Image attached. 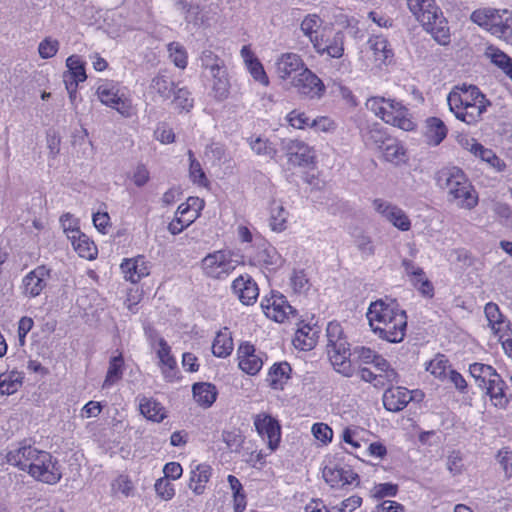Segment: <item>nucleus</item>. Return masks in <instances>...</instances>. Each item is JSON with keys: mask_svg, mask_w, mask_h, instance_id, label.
<instances>
[{"mask_svg": "<svg viewBox=\"0 0 512 512\" xmlns=\"http://www.w3.org/2000/svg\"><path fill=\"white\" fill-rule=\"evenodd\" d=\"M120 267L125 279L132 283H137L149 275V268L143 256L125 259Z\"/></svg>", "mask_w": 512, "mask_h": 512, "instance_id": "412c9836", "label": "nucleus"}, {"mask_svg": "<svg viewBox=\"0 0 512 512\" xmlns=\"http://www.w3.org/2000/svg\"><path fill=\"white\" fill-rule=\"evenodd\" d=\"M65 232L80 257L85 259H93L95 257L97 252L96 246L79 229H67L65 227Z\"/></svg>", "mask_w": 512, "mask_h": 512, "instance_id": "aec40b11", "label": "nucleus"}, {"mask_svg": "<svg viewBox=\"0 0 512 512\" xmlns=\"http://www.w3.org/2000/svg\"><path fill=\"white\" fill-rule=\"evenodd\" d=\"M97 95L100 101L120 113L123 117L129 118L134 114V108L129 98L119 94V90L112 83H103L97 88Z\"/></svg>", "mask_w": 512, "mask_h": 512, "instance_id": "9d476101", "label": "nucleus"}, {"mask_svg": "<svg viewBox=\"0 0 512 512\" xmlns=\"http://www.w3.org/2000/svg\"><path fill=\"white\" fill-rule=\"evenodd\" d=\"M493 13L494 8H480L475 10L470 18L474 23L489 31L490 19Z\"/></svg>", "mask_w": 512, "mask_h": 512, "instance_id": "5fc2aeb1", "label": "nucleus"}, {"mask_svg": "<svg viewBox=\"0 0 512 512\" xmlns=\"http://www.w3.org/2000/svg\"><path fill=\"white\" fill-rule=\"evenodd\" d=\"M66 66L68 71L63 76H67V79L79 82H84L87 78L85 72L84 62L78 55H71L66 60Z\"/></svg>", "mask_w": 512, "mask_h": 512, "instance_id": "c9c22d12", "label": "nucleus"}, {"mask_svg": "<svg viewBox=\"0 0 512 512\" xmlns=\"http://www.w3.org/2000/svg\"><path fill=\"white\" fill-rule=\"evenodd\" d=\"M157 354L163 367L169 369L170 371L175 368L176 361L170 353V346L163 338L159 340V350Z\"/></svg>", "mask_w": 512, "mask_h": 512, "instance_id": "864d4df0", "label": "nucleus"}, {"mask_svg": "<svg viewBox=\"0 0 512 512\" xmlns=\"http://www.w3.org/2000/svg\"><path fill=\"white\" fill-rule=\"evenodd\" d=\"M437 185L448 194V200L457 206L472 209L478 203V196L465 173L458 167H445L436 174Z\"/></svg>", "mask_w": 512, "mask_h": 512, "instance_id": "7ed1b4c3", "label": "nucleus"}, {"mask_svg": "<svg viewBox=\"0 0 512 512\" xmlns=\"http://www.w3.org/2000/svg\"><path fill=\"white\" fill-rule=\"evenodd\" d=\"M171 99L175 108L179 111L189 112L194 106V99L191 97V93L187 87L184 86H178Z\"/></svg>", "mask_w": 512, "mask_h": 512, "instance_id": "ea45409f", "label": "nucleus"}, {"mask_svg": "<svg viewBox=\"0 0 512 512\" xmlns=\"http://www.w3.org/2000/svg\"><path fill=\"white\" fill-rule=\"evenodd\" d=\"M370 49L373 51L376 60L386 62L393 57L392 50L386 38L382 36H373L368 41Z\"/></svg>", "mask_w": 512, "mask_h": 512, "instance_id": "e433bc0d", "label": "nucleus"}, {"mask_svg": "<svg viewBox=\"0 0 512 512\" xmlns=\"http://www.w3.org/2000/svg\"><path fill=\"white\" fill-rule=\"evenodd\" d=\"M123 363L124 361L122 355L114 356L111 358L109 362L108 371L102 386L103 388H107L121 379L123 373Z\"/></svg>", "mask_w": 512, "mask_h": 512, "instance_id": "a19ab883", "label": "nucleus"}, {"mask_svg": "<svg viewBox=\"0 0 512 512\" xmlns=\"http://www.w3.org/2000/svg\"><path fill=\"white\" fill-rule=\"evenodd\" d=\"M59 50V41L46 37L38 46V52L42 59H49L56 55Z\"/></svg>", "mask_w": 512, "mask_h": 512, "instance_id": "603ef678", "label": "nucleus"}, {"mask_svg": "<svg viewBox=\"0 0 512 512\" xmlns=\"http://www.w3.org/2000/svg\"><path fill=\"white\" fill-rule=\"evenodd\" d=\"M469 371L471 376L478 383V386L481 388H484L489 383V380L497 374L496 370L492 366L483 363L471 364Z\"/></svg>", "mask_w": 512, "mask_h": 512, "instance_id": "72a5a7b5", "label": "nucleus"}, {"mask_svg": "<svg viewBox=\"0 0 512 512\" xmlns=\"http://www.w3.org/2000/svg\"><path fill=\"white\" fill-rule=\"evenodd\" d=\"M287 218L288 212L285 210V208L281 204L273 202L270 212L271 229L276 232L284 231L286 229Z\"/></svg>", "mask_w": 512, "mask_h": 512, "instance_id": "4c0bfd02", "label": "nucleus"}, {"mask_svg": "<svg viewBox=\"0 0 512 512\" xmlns=\"http://www.w3.org/2000/svg\"><path fill=\"white\" fill-rule=\"evenodd\" d=\"M390 138L383 130L372 127L364 136L365 144L370 148L380 150L385 142Z\"/></svg>", "mask_w": 512, "mask_h": 512, "instance_id": "37998d69", "label": "nucleus"}, {"mask_svg": "<svg viewBox=\"0 0 512 512\" xmlns=\"http://www.w3.org/2000/svg\"><path fill=\"white\" fill-rule=\"evenodd\" d=\"M255 347L250 343H243L239 346L237 354L239 368L249 374H257L263 366L262 358L255 354Z\"/></svg>", "mask_w": 512, "mask_h": 512, "instance_id": "dca6fc26", "label": "nucleus"}, {"mask_svg": "<svg viewBox=\"0 0 512 512\" xmlns=\"http://www.w3.org/2000/svg\"><path fill=\"white\" fill-rule=\"evenodd\" d=\"M312 433L314 437L322 442H327L332 439V429L324 423H316L312 426Z\"/></svg>", "mask_w": 512, "mask_h": 512, "instance_id": "774afa93", "label": "nucleus"}, {"mask_svg": "<svg viewBox=\"0 0 512 512\" xmlns=\"http://www.w3.org/2000/svg\"><path fill=\"white\" fill-rule=\"evenodd\" d=\"M247 65L251 75L256 81L262 83L263 85L269 84L268 76L258 59H251Z\"/></svg>", "mask_w": 512, "mask_h": 512, "instance_id": "052dcab7", "label": "nucleus"}, {"mask_svg": "<svg viewBox=\"0 0 512 512\" xmlns=\"http://www.w3.org/2000/svg\"><path fill=\"white\" fill-rule=\"evenodd\" d=\"M38 449L31 446H23L18 449L9 451L6 458L7 462L20 470L28 471L30 462L34 459Z\"/></svg>", "mask_w": 512, "mask_h": 512, "instance_id": "4be33fe9", "label": "nucleus"}, {"mask_svg": "<svg viewBox=\"0 0 512 512\" xmlns=\"http://www.w3.org/2000/svg\"><path fill=\"white\" fill-rule=\"evenodd\" d=\"M367 318L374 333L380 338L391 342H401L406 334L407 316L394 301L383 300L372 302L368 308Z\"/></svg>", "mask_w": 512, "mask_h": 512, "instance_id": "f257e3e1", "label": "nucleus"}, {"mask_svg": "<svg viewBox=\"0 0 512 512\" xmlns=\"http://www.w3.org/2000/svg\"><path fill=\"white\" fill-rule=\"evenodd\" d=\"M195 401L204 407H210L216 400V387L210 383H195L193 385Z\"/></svg>", "mask_w": 512, "mask_h": 512, "instance_id": "bb28decb", "label": "nucleus"}, {"mask_svg": "<svg viewBox=\"0 0 512 512\" xmlns=\"http://www.w3.org/2000/svg\"><path fill=\"white\" fill-rule=\"evenodd\" d=\"M447 102L455 117L468 125L479 122L487 107L491 105L486 96L474 85L456 87L449 93Z\"/></svg>", "mask_w": 512, "mask_h": 512, "instance_id": "f03ea898", "label": "nucleus"}, {"mask_svg": "<svg viewBox=\"0 0 512 512\" xmlns=\"http://www.w3.org/2000/svg\"><path fill=\"white\" fill-rule=\"evenodd\" d=\"M22 382V375L18 371L0 375V394L10 395L15 393Z\"/></svg>", "mask_w": 512, "mask_h": 512, "instance_id": "58836bf2", "label": "nucleus"}, {"mask_svg": "<svg viewBox=\"0 0 512 512\" xmlns=\"http://www.w3.org/2000/svg\"><path fill=\"white\" fill-rule=\"evenodd\" d=\"M470 151L481 158V160L490 164L497 171H502L505 168V163L491 150L482 146L480 143H473Z\"/></svg>", "mask_w": 512, "mask_h": 512, "instance_id": "473e14b6", "label": "nucleus"}, {"mask_svg": "<svg viewBox=\"0 0 512 512\" xmlns=\"http://www.w3.org/2000/svg\"><path fill=\"white\" fill-rule=\"evenodd\" d=\"M290 86L296 89L301 97L308 99H320L326 92L322 80L307 67L292 77Z\"/></svg>", "mask_w": 512, "mask_h": 512, "instance_id": "1a4fd4ad", "label": "nucleus"}, {"mask_svg": "<svg viewBox=\"0 0 512 512\" xmlns=\"http://www.w3.org/2000/svg\"><path fill=\"white\" fill-rule=\"evenodd\" d=\"M487 55L495 65L501 68L509 77L511 76L509 71L512 70V59L507 54L499 49L489 48Z\"/></svg>", "mask_w": 512, "mask_h": 512, "instance_id": "c03bdc74", "label": "nucleus"}, {"mask_svg": "<svg viewBox=\"0 0 512 512\" xmlns=\"http://www.w3.org/2000/svg\"><path fill=\"white\" fill-rule=\"evenodd\" d=\"M211 467L206 464H199L191 471L189 488L196 494L201 495L205 485L211 477Z\"/></svg>", "mask_w": 512, "mask_h": 512, "instance_id": "b1692460", "label": "nucleus"}, {"mask_svg": "<svg viewBox=\"0 0 512 512\" xmlns=\"http://www.w3.org/2000/svg\"><path fill=\"white\" fill-rule=\"evenodd\" d=\"M510 18H512V12L506 9H494V13L490 19L489 32L502 39L504 30H506V24H509Z\"/></svg>", "mask_w": 512, "mask_h": 512, "instance_id": "2f4dec72", "label": "nucleus"}, {"mask_svg": "<svg viewBox=\"0 0 512 512\" xmlns=\"http://www.w3.org/2000/svg\"><path fill=\"white\" fill-rule=\"evenodd\" d=\"M344 468L338 466H325L323 478L331 487H343Z\"/></svg>", "mask_w": 512, "mask_h": 512, "instance_id": "09e8293b", "label": "nucleus"}, {"mask_svg": "<svg viewBox=\"0 0 512 512\" xmlns=\"http://www.w3.org/2000/svg\"><path fill=\"white\" fill-rule=\"evenodd\" d=\"M327 354L334 368L346 377L353 375L350 348L339 323L330 322L326 329Z\"/></svg>", "mask_w": 512, "mask_h": 512, "instance_id": "39448f33", "label": "nucleus"}, {"mask_svg": "<svg viewBox=\"0 0 512 512\" xmlns=\"http://www.w3.org/2000/svg\"><path fill=\"white\" fill-rule=\"evenodd\" d=\"M248 144L250 149L260 157H266L269 159H274L277 154V149L273 146V144L266 138L251 137L248 139Z\"/></svg>", "mask_w": 512, "mask_h": 512, "instance_id": "7c9ffc66", "label": "nucleus"}, {"mask_svg": "<svg viewBox=\"0 0 512 512\" xmlns=\"http://www.w3.org/2000/svg\"><path fill=\"white\" fill-rule=\"evenodd\" d=\"M398 486L392 483H381L376 485L373 488V496L377 499H382L384 497L390 496L393 497L397 494Z\"/></svg>", "mask_w": 512, "mask_h": 512, "instance_id": "338daca9", "label": "nucleus"}, {"mask_svg": "<svg viewBox=\"0 0 512 512\" xmlns=\"http://www.w3.org/2000/svg\"><path fill=\"white\" fill-rule=\"evenodd\" d=\"M344 52V34L338 31L331 41L328 40L324 48V54L332 58H340Z\"/></svg>", "mask_w": 512, "mask_h": 512, "instance_id": "a18cd8bd", "label": "nucleus"}, {"mask_svg": "<svg viewBox=\"0 0 512 512\" xmlns=\"http://www.w3.org/2000/svg\"><path fill=\"white\" fill-rule=\"evenodd\" d=\"M139 408L141 414L148 420L161 422L166 417L164 407L153 399L143 398Z\"/></svg>", "mask_w": 512, "mask_h": 512, "instance_id": "c756f323", "label": "nucleus"}, {"mask_svg": "<svg viewBox=\"0 0 512 512\" xmlns=\"http://www.w3.org/2000/svg\"><path fill=\"white\" fill-rule=\"evenodd\" d=\"M254 426L262 438H266L268 447L274 451L280 442L281 428L278 421L267 413H260L254 417Z\"/></svg>", "mask_w": 512, "mask_h": 512, "instance_id": "ddd939ff", "label": "nucleus"}, {"mask_svg": "<svg viewBox=\"0 0 512 512\" xmlns=\"http://www.w3.org/2000/svg\"><path fill=\"white\" fill-rule=\"evenodd\" d=\"M190 160V177L194 182L203 184L207 179L200 163L194 158L191 150L188 152Z\"/></svg>", "mask_w": 512, "mask_h": 512, "instance_id": "e2e57ef3", "label": "nucleus"}, {"mask_svg": "<svg viewBox=\"0 0 512 512\" xmlns=\"http://www.w3.org/2000/svg\"><path fill=\"white\" fill-rule=\"evenodd\" d=\"M201 66L206 70L215 69L222 64L224 61L211 50H204L200 56Z\"/></svg>", "mask_w": 512, "mask_h": 512, "instance_id": "680f3d73", "label": "nucleus"}, {"mask_svg": "<svg viewBox=\"0 0 512 512\" xmlns=\"http://www.w3.org/2000/svg\"><path fill=\"white\" fill-rule=\"evenodd\" d=\"M484 389L496 407L504 408L507 405L509 400L505 393V382L498 373L489 380Z\"/></svg>", "mask_w": 512, "mask_h": 512, "instance_id": "5701e85b", "label": "nucleus"}, {"mask_svg": "<svg viewBox=\"0 0 512 512\" xmlns=\"http://www.w3.org/2000/svg\"><path fill=\"white\" fill-rule=\"evenodd\" d=\"M366 108L386 123L404 131H411L415 127L408 109L396 100L371 97L366 101Z\"/></svg>", "mask_w": 512, "mask_h": 512, "instance_id": "423d86ee", "label": "nucleus"}, {"mask_svg": "<svg viewBox=\"0 0 512 512\" xmlns=\"http://www.w3.org/2000/svg\"><path fill=\"white\" fill-rule=\"evenodd\" d=\"M170 59L178 68L184 69L187 66V54L183 46L179 43L172 42L168 45Z\"/></svg>", "mask_w": 512, "mask_h": 512, "instance_id": "8fccbe9b", "label": "nucleus"}, {"mask_svg": "<svg viewBox=\"0 0 512 512\" xmlns=\"http://www.w3.org/2000/svg\"><path fill=\"white\" fill-rule=\"evenodd\" d=\"M238 266L230 252L219 250L205 256L201 261L203 273L210 278L223 279L230 275Z\"/></svg>", "mask_w": 512, "mask_h": 512, "instance_id": "6e6552de", "label": "nucleus"}, {"mask_svg": "<svg viewBox=\"0 0 512 512\" xmlns=\"http://www.w3.org/2000/svg\"><path fill=\"white\" fill-rule=\"evenodd\" d=\"M233 293L244 305H252L259 296L257 283L248 274L240 275L232 282Z\"/></svg>", "mask_w": 512, "mask_h": 512, "instance_id": "4468645a", "label": "nucleus"}, {"mask_svg": "<svg viewBox=\"0 0 512 512\" xmlns=\"http://www.w3.org/2000/svg\"><path fill=\"white\" fill-rule=\"evenodd\" d=\"M484 311L489 325L495 333H500L509 327V323L503 319L497 304L492 302L487 303Z\"/></svg>", "mask_w": 512, "mask_h": 512, "instance_id": "f704fd0d", "label": "nucleus"}, {"mask_svg": "<svg viewBox=\"0 0 512 512\" xmlns=\"http://www.w3.org/2000/svg\"><path fill=\"white\" fill-rule=\"evenodd\" d=\"M412 392L403 387H388L383 394V405L391 412L403 410L413 399Z\"/></svg>", "mask_w": 512, "mask_h": 512, "instance_id": "a211bd4d", "label": "nucleus"}, {"mask_svg": "<svg viewBox=\"0 0 512 512\" xmlns=\"http://www.w3.org/2000/svg\"><path fill=\"white\" fill-rule=\"evenodd\" d=\"M50 271L45 266H39L28 273L23 279L24 294L30 297L38 296L47 284Z\"/></svg>", "mask_w": 512, "mask_h": 512, "instance_id": "f3484780", "label": "nucleus"}, {"mask_svg": "<svg viewBox=\"0 0 512 512\" xmlns=\"http://www.w3.org/2000/svg\"><path fill=\"white\" fill-rule=\"evenodd\" d=\"M448 368V360L444 355H436L427 365L426 370L429 371L437 378H442L446 375Z\"/></svg>", "mask_w": 512, "mask_h": 512, "instance_id": "3c124183", "label": "nucleus"}, {"mask_svg": "<svg viewBox=\"0 0 512 512\" xmlns=\"http://www.w3.org/2000/svg\"><path fill=\"white\" fill-rule=\"evenodd\" d=\"M321 19L319 16L313 14L306 16L301 23V30L304 35L309 38L317 34L318 28L321 26Z\"/></svg>", "mask_w": 512, "mask_h": 512, "instance_id": "6e6d98bb", "label": "nucleus"}, {"mask_svg": "<svg viewBox=\"0 0 512 512\" xmlns=\"http://www.w3.org/2000/svg\"><path fill=\"white\" fill-rule=\"evenodd\" d=\"M282 150L285 151L288 162L294 166H309L314 162L313 150L303 141L284 139Z\"/></svg>", "mask_w": 512, "mask_h": 512, "instance_id": "9b49d317", "label": "nucleus"}, {"mask_svg": "<svg viewBox=\"0 0 512 512\" xmlns=\"http://www.w3.org/2000/svg\"><path fill=\"white\" fill-rule=\"evenodd\" d=\"M291 285L296 293H304L309 290L310 284L303 271H296L291 277Z\"/></svg>", "mask_w": 512, "mask_h": 512, "instance_id": "0e129e2a", "label": "nucleus"}, {"mask_svg": "<svg viewBox=\"0 0 512 512\" xmlns=\"http://www.w3.org/2000/svg\"><path fill=\"white\" fill-rule=\"evenodd\" d=\"M155 491L161 499L166 501L172 499L175 494L173 485L165 477L156 481Z\"/></svg>", "mask_w": 512, "mask_h": 512, "instance_id": "4d7b16f0", "label": "nucleus"}, {"mask_svg": "<svg viewBox=\"0 0 512 512\" xmlns=\"http://www.w3.org/2000/svg\"><path fill=\"white\" fill-rule=\"evenodd\" d=\"M319 331L309 325L299 328L295 334L293 343L301 350H311L315 347Z\"/></svg>", "mask_w": 512, "mask_h": 512, "instance_id": "a878e982", "label": "nucleus"}, {"mask_svg": "<svg viewBox=\"0 0 512 512\" xmlns=\"http://www.w3.org/2000/svg\"><path fill=\"white\" fill-rule=\"evenodd\" d=\"M447 135V128L444 122L436 117H431L427 120L426 137L429 144L434 146L439 145Z\"/></svg>", "mask_w": 512, "mask_h": 512, "instance_id": "c85d7f7f", "label": "nucleus"}, {"mask_svg": "<svg viewBox=\"0 0 512 512\" xmlns=\"http://www.w3.org/2000/svg\"><path fill=\"white\" fill-rule=\"evenodd\" d=\"M261 307L268 318L279 323L295 317L296 314V310L283 295H272L270 298L263 299Z\"/></svg>", "mask_w": 512, "mask_h": 512, "instance_id": "f8f14e48", "label": "nucleus"}, {"mask_svg": "<svg viewBox=\"0 0 512 512\" xmlns=\"http://www.w3.org/2000/svg\"><path fill=\"white\" fill-rule=\"evenodd\" d=\"M211 92L214 99L218 102L226 100L230 94V82L228 75H221L212 81Z\"/></svg>", "mask_w": 512, "mask_h": 512, "instance_id": "79ce46f5", "label": "nucleus"}, {"mask_svg": "<svg viewBox=\"0 0 512 512\" xmlns=\"http://www.w3.org/2000/svg\"><path fill=\"white\" fill-rule=\"evenodd\" d=\"M276 73L282 80L292 81L293 76H297L300 71L306 68L302 58L296 53H284L278 57L276 63Z\"/></svg>", "mask_w": 512, "mask_h": 512, "instance_id": "2eb2a0df", "label": "nucleus"}, {"mask_svg": "<svg viewBox=\"0 0 512 512\" xmlns=\"http://www.w3.org/2000/svg\"><path fill=\"white\" fill-rule=\"evenodd\" d=\"M464 464L460 451H452L447 459V469L453 475H459L463 472Z\"/></svg>", "mask_w": 512, "mask_h": 512, "instance_id": "bf43d9fd", "label": "nucleus"}, {"mask_svg": "<svg viewBox=\"0 0 512 512\" xmlns=\"http://www.w3.org/2000/svg\"><path fill=\"white\" fill-rule=\"evenodd\" d=\"M291 367L287 362L274 364L268 373L267 381L273 389H282L283 384L290 378Z\"/></svg>", "mask_w": 512, "mask_h": 512, "instance_id": "cd10ccee", "label": "nucleus"}, {"mask_svg": "<svg viewBox=\"0 0 512 512\" xmlns=\"http://www.w3.org/2000/svg\"><path fill=\"white\" fill-rule=\"evenodd\" d=\"M386 220H388L401 231H408L411 227L410 219L408 218L406 213L397 206H395V208H392V212L388 215V218Z\"/></svg>", "mask_w": 512, "mask_h": 512, "instance_id": "de8ad7c7", "label": "nucleus"}, {"mask_svg": "<svg viewBox=\"0 0 512 512\" xmlns=\"http://www.w3.org/2000/svg\"><path fill=\"white\" fill-rule=\"evenodd\" d=\"M287 121L292 127L297 129H304L308 126L311 127L312 122L304 112H299L297 110H293L287 115Z\"/></svg>", "mask_w": 512, "mask_h": 512, "instance_id": "13d9d810", "label": "nucleus"}, {"mask_svg": "<svg viewBox=\"0 0 512 512\" xmlns=\"http://www.w3.org/2000/svg\"><path fill=\"white\" fill-rule=\"evenodd\" d=\"M402 267L406 275L410 278L411 282H415V280H421L422 276H424V270L417 266L412 260L404 258L402 260Z\"/></svg>", "mask_w": 512, "mask_h": 512, "instance_id": "69168bd1", "label": "nucleus"}, {"mask_svg": "<svg viewBox=\"0 0 512 512\" xmlns=\"http://www.w3.org/2000/svg\"><path fill=\"white\" fill-rule=\"evenodd\" d=\"M179 86L168 70H161L151 80L150 88L163 100H170Z\"/></svg>", "mask_w": 512, "mask_h": 512, "instance_id": "6ab92c4d", "label": "nucleus"}, {"mask_svg": "<svg viewBox=\"0 0 512 512\" xmlns=\"http://www.w3.org/2000/svg\"><path fill=\"white\" fill-rule=\"evenodd\" d=\"M28 473L36 480L46 484H56L62 477L61 467L58 460L49 452L38 450L32 462Z\"/></svg>", "mask_w": 512, "mask_h": 512, "instance_id": "0eeeda50", "label": "nucleus"}, {"mask_svg": "<svg viewBox=\"0 0 512 512\" xmlns=\"http://www.w3.org/2000/svg\"><path fill=\"white\" fill-rule=\"evenodd\" d=\"M407 6L427 32L440 44L449 42L447 21L434 0H406Z\"/></svg>", "mask_w": 512, "mask_h": 512, "instance_id": "20e7f679", "label": "nucleus"}, {"mask_svg": "<svg viewBox=\"0 0 512 512\" xmlns=\"http://www.w3.org/2000/svg\"><path fill=\"white\" fill-rule=\"evenodd\" d=\"M384 158L389 162H394L399 160L400 156L404 154L403 147L398 143V141L392 137H390L383 147L380 149Z\"/></svg>", "mask_w": 512, "mask_h": 512, "instance_id": "49530a36", "label": "nucleus"}, {"mask_svg": "<svg viewBox=\"0 0 512 512\" xmlns=\"http://www.w3.org/2000/svg\"><path fill=\"white\" fill-rule=\"evenodd\" d=\"M233 351V339L228 328L219 331L213 341L212 353L219 358H225Z\"/></svg>", "mask_w": 512, "mask_h": 512, "instance_id": "393cba45", "label": "nucleus"}]
</instances>
